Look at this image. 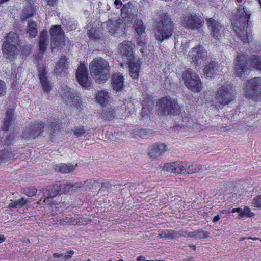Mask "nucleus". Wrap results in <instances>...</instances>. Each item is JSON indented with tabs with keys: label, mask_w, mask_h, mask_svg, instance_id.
<instances>
[{
	"label": "nucleus",
	"mask_w": 261,
	"mask_h": 261,
	"mask_svg": "<svg viewBox=\"0 0 261 261\" xmlns=\"http://www.w3.org/2000/svg\"><path fill=\"white\" fill-rule=\"evenodd\" d=\"M74 254V251L72 250H70L67 252L66 254H65L63 257L65 259V260H68L69 258H70Z\"/></svg>",
	"instance_id": "55"
},
{
	"label": "nucleus",
	"mask_w": 261,
	"mask_h": 261,
	"mask_svg": "<svg viewBox=\"0 0 261 261\" xmlns=\"http://www.w3.org/2000/svg\"><path fill=\"white\" fill-rule=\"evenodd\" d=\"M136 134L141 138H147L148 134L146 130L138 129L135 131Z\"/></svg>",
	"instance_id": "51"
},
{
	"label": "nucleus",
	"mask_w": 261,
	"mask_h": 261,
	"mask_svg": "<svg viewBox=\"0 0 261 261\" xmlns=\"http://www.w3.org/2000/svg\"><path fill=\"white\" fill-rule=\"evenodd\" d=\"M191 63L198 70L207 60L206 50L201 45H198L192 48L188 54Z\"/></svg>",
	"instance_id": "8"
},
{
	"label": "nucleus",
	"mask_w": 261,
	"mask_h": 261,
	"mask_svg": "<svg viewBox=\"0 0 261 261\" xmlns=\"http://www.w3.org/2000/svg\"><path fill=\"white\" fill-rule=\"evenodd\" d=\"M6 136L4 138L3 141H2L4 142L5 144H10L13 142L14 139L15 138V136L14 134L8 135L7 132H6Z\"/></svg>",
	"instance_id": "46"
},
{
	"label": "nucleus",
	"mask_w": 261,
	"mask_h": 261,
	"mask_svg": "<svg viewBox=\"0 0 261 261\" xmlns=\"http://www.w3.org/2000/svg\"><path fill=\"white\" fill-rule=\"evenodd\" d=\"M249 62L253 68L261 71V59L259 57L253 55L247 60L244 55L239 53L234 62L236 76L243 77L248 74V71L251 69L248 65Z\"/></svg>",
	"instance_id": "1"
},
{
	"label": "nucleus",
	"mask_w": 261,
	"mask_h": 261,
	"mask_svg": "<svg viewBox=\"0 0 261 261\" xmlns=\"http://www.w3.org/2000/svg\"><path fill=\"white\" fill-rule=\"evenodd\" d=\"M182 25L188 29L195 30L200 28L202 24L201 19L195 14H188L183 17Z\"/></svg>",
	"instance_id": "12"
},
{
	"label": "nucleus",
	"mask_w": 261,
	"mask_h": 261,
	"mask_svg": "<svg viewBox=\"0 0 261 261\" xmlns=\"http://www.w3.org/2000/svg\"><path fill=\"white\" fill-rule=\"evenodd\" d=\"M180 236H185V233L182 231L177 232L166 229L163 231H159L158 237L165 239H174Z\"/></svg>",
	"instance_id": "23"
},
{
	"label": "nucleus",
	"mask_w": 261,
	"mask_h": 261,
	"mask_svg": "<svg viewBox=\"0 0 261 261\" xmlns=\"http://www.w3.org/2000/svg\"><path fill=\"white\" fill-rule=\"evenodd\" d=\"M215 98L213 105L217 109H221L222 106L228 105L233 101L234 94L232 85L230 84H226L217 89Z\"/></svg>",
	"instance_id": "5"
},
{
	"label": "nucleus",
	"mask_w": 261,
	"mask_h": 261,
	"mask_svg": "<svg viewBox=\"0 0 261 261\" xmlns=\"http://www.w3.org/2000/svg\"><path fill=\"white\" fill-rule=\"evenodd\" d=\"M17 153L15 152L8 150H0V163H5L11 162L18 156Z\"/></svg>",
	"instance_id": "25"
},
{
	"label": "nucleus",
	"mask_w": 261,
	"mask_h": 261,
	"mask_svg": "<svg viewBox=\"0 0 261 261\" xmlns=\"http://www.w3.org/2000/svg\"><path fill=\"white\" fill-rule=\"evenodd\" d=\"M187 166V163L178 161L166 164L164 165L163 169L168 172L174 173L186 174Z\"/></svg>",
	"instance_id": "15"
},
{
	"label": "nucleus",
	"mask_w": 261,
	"mask_h": 261,
	"mask_svg": "<svg viewBox=\"0 0 261 261\" xmlns=\"http://www.w3.org/2000/svg\"><path fill=\"white\" fill-rule=\"evenodd\" d=\"M254 215V213H252L250 209L248 207H245L240 214L239 215V218H241L244 217H252Z\"/></svg>",
	"instance_id": "40"
},
{
	"label": "nucleus",
	"mask_w": 261,
	"mask_h": 261,
	"mask_svg": "<svg viewBox=\"0 0 261 261\" xmlns=\"http://www.w3.org/2000/svg\"><path fill=\"white\" fill-rule=\"evenodd\" d=\"M251 203L253 206L261 209V195L255 196L252 199Z\"/></svg>",
	"instance_id": "43"
},
{
	"label": "nucleus",
	"mask_w": 261,
	"mask_h": 261,
	"mask_svg": "<svg viewBox=\"0 0 261 261\" xmlns=\"http://www.w3.org/2000/svg\"><path fill=\"white\" fill-rule=\"evenodd\" d=\"M70 217H63L60 220V223L62 225L69 224Z\"/></svg>",
	"instance_id": "53"
},
{
	"label": "nucleus",
	"mask_w": 261,
	"mask_h": 261,
	"mask_svg": "<svg viewBox=\"0 0 261 261\" xmlns=\"http://www.w3.org/2000/svg\"><path fill=\"white\" fill-rule=\"evenodd\" d=\"M124 78L120 73L114 74L111 79L112 86L117 91H121L123 89Z\"/></svg>",
	"instance_id": "22"
},
{
	"label": "nucleus",
	"mask_w": 261,
	"mask_h": 261,
	"mask_svg": "<svg viewBox=\"0 0 261 261\" xmlns=\"http://www.w3.org/2000/svg\"><path fill=\"white\" fill-rule=\"evenodd\" d=\"M238 10L236 18L233 20L232 24L234 31L240 40L243 42H246L248 41V37L245 28H247V25H248L250 14L241 6L239 7Z\"/></svg>",
	"instance_id": "2"
},
{
	"label": "nucleus",
	"mask_w": 261,
	"mask_h": 261,
	"mask_svg": "<svg viewBox=\"0 0 261 261\" xmlns=\"http://www.w3.org/2000/svg\"><path fill=\"white\" fill-rule=\"evenodd\" d=\"M219 66L217 62L211 61L203 69L204 75L208 78L214 77L218 72Z\"/></svg>",
	"instance_id": "19"
},
{
	"label": "nucleus",
	"mask_w": 261,
	"mask_h": 261,
	"mask_svg": "<svg viewBox=\"0 0 261 261\" xmlns=\"http://www.w3.org/2000/svg\"><path fill=\"white\" fill-rule=\"evenodd\" d=\"M207 25L213 38L220 39L223 36L224 28L218 21L211 18L207 20Z\"/></svg>",
	"instance_id": "11"
},
{
	"label": "nucleus",
	"mask_w": 261,
	"mask_h": 261,
	"mask_svg": "<svg viewBox=\"0 0 261 261\" xmlns=\"http://www.w3.org/2000/svg\"><path fill=\"white\" fill-rule=\"evenodd\" d=\"M159 110L163 115H177L180 112V108L177 101L170 97H163L159 101Z\"/></svg>",
	"instance_id": "7"
},
{
	"label": "nucleus",
	"mask_w": 261,
	"mask_h": 261,
	"mask_svg": "<svg viewBox=\"0 0 261 261\" xmlns=\"http://www.w3.org/2000/svg\"><path fill=\"white\" fill-rule=\"evenodd\" d=\"M88 183V181H84V183L80 182H75V183H71V182H66L65 184H62V186L64 187V189L65 191H68L70 188H80L84 186L85 184Z\"/></svg>",
	"instance_id": "36"
},
{
	"label": "nucleus",
	"mask_w": 261,
	"mask_h": 261,
	"mask_svg": "<svg viewBox=\"0 0 261 261\" xmlns=\"http://www.w3.org/2000/svg\"><path fill=\"white\" fill-rule=\"evenodd\" d=\"M114 4L117 8H120V7L122 5V3L121 0H115L114 2Z\"/></svg>",
	"instance_id": "56"
},
{
	"label": "nucleus",
	"mask_w": 261,
	"mask_h": 261,
	"mask_svg": "<svg viewBox=\"0 0 261 261\" xmlns=\"http://www.w3.org/2000/svg\"><path fill=\"white\" fill-rule=\"evenodd\" d=\"M182 79L187 88L194 92H199L203 88V84L198 74L191 69L183 72Z\"/></svg>",
	"instance_id": "6"
},
{
	"label": "nucleus",
	"mask_w": 261,
	"mask_h": 261,
	"mask_svg": "<svg viewBox=\"0 0 261 261\" xmlns=\"http://www.w3.org/2000/svg\"><path fill=\"white\" fill-rule=\"evenodd\" d=\"M115 185L111 184L110 181L108 180H105L102 182H101V188L99 189L100 191H103V188L110 189L112 188V186H114Z\"/></svg>",
	"instance_id": "50"
},
{
	"label": "nucleus",
	"mask_w": 261,
	"mask_h": 261,
	"mask_svg": "<svg viewBox=\"0 0 261 261\" xmlns=\"http://www.w3.org/2000/svg\"><path fill=\"white\" fill-rule=\"evenodd\" d=\"M27 34L31 38L35 37L37 34V23L32 21H29L27 27Z\"/></svg>",
	"instance_id": "32"
},
{
	"label": "nucleus",
	"mask_w": 261,
	"mask_h": 261,
	"mask_svg": "<svg viewBox=\"0 0 261 261\" xmlns=\"http://www.w3.org/2000/svg\"><path fill=\"white\" fill-rule=\"evenodd\" d=\"M77 164L74 165L70 163H60L59 164L55 165L54 166V169L55 170L61 173H67L74 170Z\"/></svg>",
	"instance_id": "27"
},
{
	"label": "nucleus",
	"mask_w": 261,
	"mask_h": 261,
	"mask_svg": "<svg viewBox=\"0 0 261 261\" xmlns=\"http://www.w3.org/2000/svg\"><path fill=\"white\" fill-rule=\"evenodd\" d=\"M115 112L113 109L106 110L104 112L103 117L108 120H112L115 117Z\"/></svg>",
	"instance_id": "42"
},
{
	"label": "nucleus",
	"mask_w": 261,
	"mask_h": 261,
	"mask_svg": "<svg viewBox=\"0 0 261 261\" xmlns=\"http://www.w3.org/2000/svg\"><path fill=\"white\" fill-rule=\"evenodd\" d=\"M120 53L122 57L127 58L128 61L133 59V52L132 48V43L127 41H124L119 45Z\"/></svg>",
	"instance_id": "21"
},
{
	"label": "nucleus",
	"mask_w": 261,
	"mask_h": 261,
	"mask_svg": "<svg viewBox=\"0 0 261 261\" xmlns=\"http://www.w3.org/2000/svg\"><path fill=\"white\" fill-rule=\"evenodd\" d=\"M166 146L164 144L153 145L149 148L148 154L151 158H156L166 151Z\"/></svg>",
	"instance_id": "24"
},
{
	"label": "nucleus",
	"mask_w": 261,
	"mask_h": 261,
	"mask_svg": "<svg viewBox=\"0 0 261 261\" xmlns=\"http://www.w3.org/2000/svg\"><path fill=\"white\" fill-rule=\"evenodd\" d=\"M51 134L53 136H56V134H57L60 129V126L59 123H53L51 124Z\"/></svg>",
	"instance_id": "45"
},
{
	"label": "nucleus",
	"mask_w": 261,
	"mask_h": 261,
	"mask_svg": "<svg viewBox=\"0 0 261 261\" xmlns=\"http://www.w3.org/2000/svg\"><path fill=\"white\" fill-rule=\"evenodd\" d=\"M76 79L79 84L83 87L89 88L91 83L88 78V71L85 66L80 64L76 72Z\"/></svg>",
	"instance_id": "13"
},
{
	"label": "nucleus",
	"mask_w": 261,
	"mask_h": 261,
	"mask_svg": "<svg viewBox=\"0 0 261 261\" xmlns=\"http://www.w3.org/2000/svg\"><path fill=\"white\" fill-rule=\"evenodd\" d=\"M128 10L129 8L126 5H124L123 6L122 8L121 9V16L123 18L127 19L129 18V17L128 16Z\"/></svg>",
	"instance_id": "47"
},
{
	"label": "nucleus",
	"mask_w": 261,
	"mask_h": 261,
	"mask_svg": "<svg viewBox=\"0 0 261 261\" xmlns=\"http://www.w3.org/2000/svg\"><path fill=\"white\" fill-rule=\"evenodd\" d=\"M208 233L207 232H203L202 236H201L202 238H206L208 237Z\"/></svg>",
	"instance_id": "64"
},
{
	"label": "nucleus",
	"mask_w": 261,
	"mask_h": 261,
	"mask_svg": "<svg viewBox=\"0 0 261 261\" xmlns=\"http://www.w3.org/2000/svg\"><path fill=\"white\" fill-rule=\"evenodd\" d=\"M62 185V184H57L49 187L47 190V193H45V196H46L47 199L55 197L60 193L61 191V189H64V187H63Z\"/></svg>",
	"instance_id": "28"
},
{
	"label": "nucleus",
	"mask_w": 261,
	"mask_h": 261,
	"mask_svg": "<svg viewBox=\"0 0 261 261\" xmlns=\"http://www.w3.org/2000/svg\"><path fill=\"white\" fill-rule=\"evenodd\" d=\"M245 95L247 97L257 100L261 97V78L255 77L247 81Z\"/></svg>",
	"instance_id": "9"
},
{
	"label": "nucleus",
	"mask_w": 261,
	"mask_h": 261,
	"mask_svg": "<svg viewBox=\"0 0 261 261\" xmlns=\"http://www.w3.org/2000/svg\"><path fill=\"white\" fill-rule=\"evenodd\" d=\"M242 211V209H241L240 208H233L232 210V212L233 213L237 212V213H239V214H240Z\"/></svg>",
	"instance_id": "58"
},
{
	"label": "nucleus",
	"mask_w": 261,
	"mask_h": 261,
	"mask_svg": "<svg viewBox=\"0 0 261 261\" xmlns=\"http://www.w3.org/2000/svg\"><path fill=\"white\" fill-rule=\"evenodd\" d=\"M67 68L68 63L67 59L65 56H62L56 65L55 73L56 74H61L62 72H64Z\"/></svg>",
	"instance_id": "26"
},
{
	"label": "nucleus",
	"mask_w": 261,
	"mask_h": 261,
	"mask_svg": "<svg viewBox=\"0 0 261 261\" xmlns=\"http://www.w3.org/2000/svg\"><path fill=\"white\" fill-rule=\"evenodd\" d=\"M45 1L47 2V4L50 6H54L57 2V0H45Z\"/></svg>",
	"instance_id": "57"
},
{
	"label": "nucleus",
	"mask_w": 261,
	"mask_h": 261,
	"mask_svg": "<svg viewBox=\"0 0 261 261\" xmlns=\"http://www.w3.org/2000/svg\"><path fill=\"white\" fill-rule=\"evenodd\" d=\"M129 73L133 79H137L139 74L140 64L138 61H129Z\"/></svg>",
	"instance_id": "29"
},
{
	"label": "nucleus",
	"mask_w": 261,
	"mask_h": 261,
	"mask_svg": "<svg viewBox=\"0 0 261 261\" xmlns=\"http://www.w3.org/2000/svg\"><path fill=\"white\" fill-rule=\"evenodd\" d=\"M81 218L80 217H70V220H69V224L71 225H76L81 222Z\"/></svg>",
	"instance_id": "52"
},
{
	"label": "nucleus",
	"mask_w": 261,
	"mask_h": 261,
	"mask_svg": "<svg viewBox=\"0 0 261 261\" xmlns=\"http://www.w3.org/2000/svg\"><path fill=\"white\" fill-rule=\"evenodd\" d=\"M44 127V124L41 121L31 123L24 132L23 136L25 138H35L43 132Z\"/></svg>",
	"instance_id": "16"
},
{
	"label": "nucleus",
	"mask_w": 261,
	"mask_h": 261,
	"mask_svg": "<svg viewBox=\"0 0 261 261\" xmlns=\"http://www.w3.org/2000/svg\"><path fill=\"white\" fill-rule=\"evenodd\" d=\"M63 256V254H59L57 253H54L53 254V257L54 258L61 257H62Z\"/></svg>",
	"instance_id": "59"
},
{
	"label": "nucleus",
	"mask_w": 261,
	"mask_h": 261,
	"mask_svg": "<svg viewBox=\"0 0 261 261\" xmlns=\"http://www.w3.org/2000/svg\"><path fill=\"white\" fill-rule=\"evenodd\" d=\"M37 189L34 187H30L25 192V194L28 197H32L36 195Z\"/></svg>",
	"instance_id": "49"
},
{
	"label": "nucleus",
	"mask_w": 261,
	"mask_h": 261,
	"mask_svg": "<svg viewBox=\"0 0 261 261\" xmlns=\"http://www.w3.org/2000/svg\"><path fill=\"white\" fill-rule=\"evenodd\" d=\"M150 111H151V110H150L149 109H147L146 107L143 106L142 108V112H141L142 116L143 117H144L147 116L148 114V113H150Z\"/></svg>",
	"instance_id": "54"
},
{
	"label": "nucleus",
	"mask_w": 261,
	"mask_h": 261,
	"mask_svg": "<svg viewBox=\"0 0 261 261\" xmlns=\"http://www.w3.org/2000/svg\"><path fill=\"white\" fill-rule=\"evenodd\" d=\"M61 96L67 105L73 106L77 108H81V101L70 88L62 87L60 91Z\"/></svg>",
	"instance_id": "10"
},
{
	"label": "nucleus",
	"mask_w": 261,
	"mask_h": 261,
	"mask_svg": "<svg viewBox=\"0 0 261 261\" xmlns=\"http://www.w3.org/2000/svg\"><path fill=\"white\" fill-rule=\"evenodd\" d=\"M173 32V25L170 18L166 15H162L154 28L156 39L162 41L168 39L172 36Z\"/></svg>",
	"instance_id": "4"
},
{
	"label": "nucleus",
	"mask_w": 261,
	"mask_h": 261,
	"mask_svg": "<svg viewBox=\"0 0 261 261\" xmlns=\"http://www.w3.org/2000/svg\"><path fill=\"white\" fill-rule=\"evenodd\" d=\"M95 98L98 103L101 105H104L109 101L110 97L107 91L101 90L97 92Z\"/></svg>",
	"instance_id": "30"
},
{
	"label": "nucleus",
	"mask_w": 261,
	"mask_h": 261,
	"mask_svg": "<svg viewBox=\"0 0 261 261\" xmlns=\"http://www.w3.org/2000/svg\"><path fill=\"white\" fill-rule=\"evenodd\" d=\"M91 74L97 83L105 82L110 76L108 62L101 57L95 58L90 64Z\"/></svg>",
	"instance_id": "3"
},
{
	"label": "nucleus",
	"mask_w": 261,
	"mask_h": 261,
	"mask_svg": "<svg viewBox=\"0 0 261 261\" xmlns=\"http://www.w3.org/2000/svg\"><path fill=\"white\" fill-rule=\"evenodd\" d=\"M39 76L41 84L43 89V91L46 93H49L51 89V86L50 85L49 82L46 77V75L47 72L46 68L43 65L40 66L38 68Z\"/></svg>",
	"instance_id": "18"
},
{
	"label": "nucleus",
	"mask_w": 261,
	"mask_h": 261,
	"mask_svg": "<svg viewBox=\"0 0 261 261\" xmlns=\"http://www.w3.org/2000/svg\"><path fill=\"white\" fill-rule=\"evenodd\" d=\"M47 35L46 33H42L40 35L39 37V50L41 52H44L46 49L47 45Z\"/></svg>",
	"instance_id": "35"
},
{
	"label": "nucleus",
	"mask_w": 261,
	"mask_h": 261,
	"mask_svg": "<svg viewBox=\"0 0 261 261\" xmlns=\"http://www.w3.org/2000/svg\"><path fill=\"white\" fill-rule=\"evenodd\" d=\"M35 12V9L33 6H28L23 9L21 19L24 20L33 15Z\"/></svg>",
	"instance_id": "34"
},
{
	"label": "nucleus",
	"mask_w": 261,
	"mask_h": 261,
	"mask_svg": "<svg viewBox=\"0 0 261 261\" xmlns=\"http://www.w3.org/2000/svg\"><path fill=\"white\" fill-rule=\"evenodd\" d=\"M229 212L226 210H224L219 211L218 214L213 219V222L216 223L218 221L220 220V218L223 217L224 214H228Z\"/></svg>",
	"instance_id": "44"
},
{
	"label": "nucleus",
	"mask_w": 261,
	"mask_h": 261,
	"mask_svg": "<svg viewBox=\"0 0 261 261\" xmlns=\"http://www.w3.org/2000/svg\"><path fill=\"white\" fill-rule=\"evenodd\" d=\"M201 168L202 166L200 164L188 163V166L186 168V174H191L197 172L201 169Z\"/></svg>",
	"instance_id": "38"
},
{
	"label": "nucleus",
	"mask_w": 261,
	"mask_h": 261,
	"mask_svg": "<svg viewBox=\"0 0 261 261\" xmlns=\"http://www.w3.org/2000/svg\"><path fill=\"white\" fill-rule=\"evenodd\" d=\"M73 134L77 137L82 136L86 132V129L83 126H76L73 127Z\"/></svg>",
	"instance_id": "41"
},
{
	"label": "nucleus",
	"mask_w": 261,
	"mask_h": 261,
	"mask_svg": "<svg viewBox=\"0 0 261 261\" xmlns=\"http://www.w3.org/2000/svg\"><path fill=\"white\" fill-rule=\"evenodd\" d=\"M51 36V44L53 46H59L64 42V31L59 25L53 27L50 30Z\"/></svg>",
	"instance_id": "14"
},
{
	"label": "nucleus",
	"mask_w": 261,
	"mask_h": 261,
	"mask_svg": "<svg viewBox=\"0 0 261 261\" xmlns=\"http://www.w3.org/2000/svg\"><path fill=\"white\" fill-rule=\"evenodd\" d=\"M7 86L4 81L0 80V97L4 96L6 93Z\"/></svg>",
	"instance_id": "48"
},
{
	"label": "nucleus",
	"mask_w": 261,
	"mask_h": 261,
	"mask_svg": "<svg viewBox=\"0 0 261 261\" xmlns=\"http://www.w3.org/2000/svg\"><path fill=\"white\" fill-rule=\"evenodd\" d=\"M134 27L139 35H141L144 32L145 28L141 20H136L134 24Z\"/></svg>",
	"instance_id": "39"
},
{
	"label": "nucleus",
	"mask_w": 261,
	"mask_h": 261,
	"mask_svg": "<svg viewBox=\"0 0 261 261\" xmlns=\"http://www.w3.org/2000/svg\"><path fill=\"white\" fill-rule=\"evenodd\" d=\"M27 199L24 197H21V198L17 200H11L10 203L9 204L8 207L10 208H18L24 206L27 203Z\"/></svg>",
	"instance_id": "37"
},
{
	"label": "nucleus",
	"mask_w": 261,
	"mask_h": 261,
	"mask_svg": "<svg viewBox=\"0 0 261 261\" xmlns=\"http://www.w3.org/2000/svg\"><path fill=\"white\" fill-rule=\"evenodd\" d=\"M21 49L16 45L9 43L7 42H4L2 44V50L4 56L9 59H12L15 57L18 53V50Z\"/></svg>",
	"instance_id": "17"
},
{
	"label": "nucleus",
	"mask_w": 261,
	"mask_h": 261,
	"mask_svg": "<svg viewBox=\"0 0 261 261\" xmlns=\"http://www.w3.org/2000/svg\"><path fill=\"white\" fill-rule=\"evenodd\" d=\"M121 22L119 20H117L114 22L109 21L107 24V29L111 33H118L120 28Z\"/></svg>",
	"instance_id": "33"
},
{
	"label": "nucleus",
	"mask_w": 261,
	"mask_h": 261,
	"mask_svg": "<svg viewBox=\"0 0 261 261\" xmlns=\"http://www.w3.org/2000/svg\"><path fill=\"white\" fill-rule=\"evenodd\" d=\"M137 261H145V257L142 256H140L137 258Z\"/></svg>",
	"instance_id": "61"
},
{
	"label": "nucleus",
	"mask_w": 261,
	"mask_h": 261,
	"mask_svg": "<svg viewBox=\"0 0 261 261\" xmlns=\"http://www.w3.org/2000/svg\"><path fill=\"white\" fill-rule=\"evenodd\" d=\"M5 240V237L3 235H0V243L4 242Z\"/></svg>",
	"instance_id": "63"
},
{
	"label": "nucleus",
	"mask_w": 261,
	"mask_h": 261,
	"mask_svg": "<svg viewBox=\"0 0 261 261\" xmlns=\"http://www.w3.org/2000/svg\"><path fill=\"white\" fill-rule=\"evenodd\" d=\"M12 44L16 45L18 47H21V43L19 39L18 35L15 33L10 32L5 38V41Z\"/></svg>",
	"instance_id": "31"
},
{
	"label": "nucleus",
	"mask_w": 261,
	"mask_h": 261,
	"mask_svg": "<svg viewBox=\"0 0 261 261\" xmlns=\"http://www.w3.org/2000/svg\"><path fill=\"white\" fill-rule=\"evenodd\" d=\"M15 117L14 112L13 109H8L6 113V116L2 125V129L4 131H7L9 127L14 125Z\"/></svg>",
	"instance_id": "20"
},
{
	"label": "nucleus",
	"mask_w": 261,
	"mask_h": 261,
	"mask_svg": "<svg viewBox=\"0 0 261 261\" xmlns=\"http://www.w3.org/2000/svg\"><path fill=\"white\" fill-rule=\"evenodd\" d=\"M138 44L139 46H143L145 45V43L141 39H138Z\"/></svg>",
	"instance_id": "60"
},
{
	"label": "nucleus",
	"mask_w": 261,
	"mask_h": 261,
	"mask_svg": "<svg viewBox=\"0 0 261 261\" xmlns=\"http://www.w3.org/2000/svg\"><path fill=\"white\" fill-rule=\"evenodd\" d=\"M88 34H89V36L90 38H91V39L95 38V36L93 35V33L91 31H90V30L88 32Z\"/></svg>",
	"instance_id": "62"
}]
</instances>
